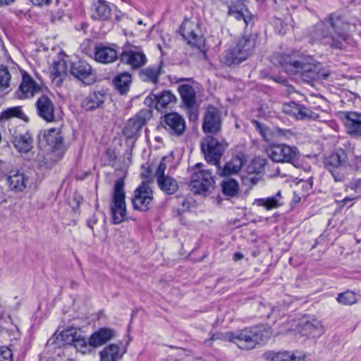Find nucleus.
<instances>
[{"instance_id":"680f3d73","label":"nucleus","mask_w":361,"mask_h":361,"mask_svg":"<svg viewBox=\"0 0 361 361\" xmlns=\"http://www.w3.org/2000/svg\"><path fill=\"white\" fill-rule=\"evenodd\" d=\"M137 24H139V25H143V21H142V20H139L137 21Z\"/></svg>"},{"instance_id":"c03bdc74","label":"nucleus","mask_w":361,"mask_h":361,"mask_svg":"<svg viewBox=\"0 0 361 361\" xmlns=\"http://www.w3.org/2000/svg\"><path fill=\"white\" fill-rule=\"evenodd\" d=\"M54 74L56 77L62 78L63 75L67 74V64L64 60H59L57 62L54 63Z\"/></svg>"},{"instance_id":"4be33fe9","label":"nucleus","mask_w":361,"mask_h":361,"mask_svg":"<svg viewBox=\"0 0 361 361\" xmlns=\"http://www.w3.org/2000/svg\"><path fill=\"white\" fill-rule=\"evenodd\" d=\"M284 111L288 114L293 115L298 119H309L313 121L319 119V115L318 114L295 102H292L290 104L286 106Z\"/></svg>"},{"instance_id":"1a4fd4ad","label":"nucleus","mask_w":361,"mask_h":361,"mask_svg":"<svg viewBox=\"0 0 361 361\" xmlns=\"http://www.w3.org/2000/svg\"><path fill=\"white\" fill-rule=\"evenodd\" d=\"M348 159V154L342 149H338L325 159V168L331 173L336 182H343L345 179L343 173L340 172Z\"/></svg>"},{"instance_id":"f03ea898","label":"nucleus","mask_w":361,"mask_h":361,"mask_svg":"<svg viewBox=\"0 0 361 361\" xmlns=\"http://www.w3.org/2000/svg\"><path fill=\"white\" fill-rule=\"evenodd\" d=\"M270 335L269 329L264 326H252L235 332H227L224 338L242 350H251L257 345L266 343Z\"/></svg>"},{"instance_id":"2eb2a0df","label":"nucleus","mask_w":361,"mask_h":361,"mask_svg":"<svg viewBox=\"0 0 361 361\" xmlns=\"http://www.w3.org/2000/svg\"><path fill=\"white\" fill-rule=\"evenodd\" d=\"M37 113L38 116L47 122H52L55 118V106L48 96L42 94L37 100Z\"/></svg>"},{"instance_id":"ddd939ff","label":"nucleus","mask_w":361,"mask_h":361,"mask_svg":"<svg viewBox=\"0 0 361 361\" xmlns=\"http://www.w3.org/2000/svg\"><path fill=\"white\" fill-rule=\"evenodd\" d=\"M221 123L219 111L214 106H208L202 122V130L204 133L217 134L221 129Z\"/></svg>"},{"instance_id":"3c124183","label":"nucleus","mask_w":361,"mask_h":361,"mask_svg":"<svg viewBox=\"0 0 361 361\" xmlns=\"http://www.w3.org/2000/svg\"><path fill=\"white\" fill-rule=\"evenodd\" d=\"M275 135L276 140L288 139L290 136L293 135V133L290 130L281 129L279 128H275Z\"/></svg>"},{"instance_id":"6e6552de","label":"nucleus","mask_w":361,"mask_h":361,"mask_svg":"<svg viewBox=\"0 0 361 361\" xmlns=\"http://www.w3.org/2000/svg\"><path fill=\"white\" fill-rule=\"evenodd\" d=\"M54 343L59 347L61 345H73L78 350H82L87 345L85 339L74 328L67 329L61 331L56 337L54 335L47 341L48 345H51Z\"/></svg>"},{"instance_id":"9d476101","label":"nucleus","mask_w":361,"mask_h":361,"mask_svg":"<svg viewBox=\"0 0 361 361\" xmlns=\"http://www.w3.org/2000/svg\"><path fill=\"white\" fill-rule=\"evenodd\" d=\"M269 158L275 162H286L294 164L298 150L295 147L285 144H274L267 150Z\"/></svg>"},{"instance_id":"f8f14e48","label":"nucleus","mask_w":361,"mask_h":361,"mask_svg":"<svg viewBox=\"0 0 361 361\" xmlns=\"http://www.w3.org/2000/svg\"><path fill=\"white\" fill-rule=\"evenodd\" d=\"M71 74L85 85H91L96 80V73L85 61L79 60L71 65Z\"/></svg>"},{"instance_id":"ea45409f","label":"nucleus","mask_w":361,"mask_h":361,"mask_svg":"<svg viewBox=\"0 0 361 361\" xmlns=\"http://www.w3.org/2000/svg\"><path fill=\"white\" fill-rule=\"evenodd\" d=\"M271 361H305V357L295 356L291 352L283 351L274 353L271 357Z\"/></svg>"},{"instance_id":"864d4df0","label":"nucleus","mask_w":361,"mask_h":361,"mask_svg":"<svg viewBox=\"0 0 361 361\" xmlns=\"http://www.w3.org/2000/svg\"><path fill=\"white\" fill-rule=\"evenodd\" d=\"M97 223V219L95 217V216H92L87 221V226L89 228H90L92 231L94 230V225Z\"/></svg>"},{"instance_id":"49530a36","label":"nucleus","mask_w":361,"mask_h":361,"mask_svg":"<svg viewBox=\"0 0 361 361\" xmlns=\"http://www.w3.org/2000/svg\"><path fill=\"white\" fill-rule=\"evenodd\" d=\"M345 192L348 190H353L357 193H361V178H353L350 182L345 185Z\"/></svg>"},{"instance_id":"bf43d9fd","label":"nucleus","mask_w":361,"mask_h":361,"mask_svg":"<svg viewBox=\"0 0 361 361\" xmlns=\"http://www.w3.org/2000/svg\"><path fill=\"white\" fill-rule=\"evenodd\" d=\"M214 339H215V335H213V336H212L209 339L206 340V341H204V343H205L206 344H207L208 345H212L211 341H214Z\"/></svg>"},{"instance_id":"c9c22d12","label":"nucleus","mask_w":361,"mask_h":361,"mask_svg":"<svg viewBox=\"0 0 361 361\" xmlns=\"http://www.w3.org/2000/svg\"><path fill=\"white\" fill-rule=\"evenodd\" d=\"M157 183L159 188L167 194H173L178 188L177 181L169 176L157 180Z\"/></svg>"},{"instance_id":"4468645a","label":"nucleus","mask_w":361,"mask_h":361,"mask_svg":"<svg viewBox=\"0 0 361 361\" xmlns=\"http://www.w3.org/2000/svg\"><path fill=\"white\" fill-rule=\"evenodd\" d=\"M176 97L170 91L165 90L160 94L151 93L145 99V104L161 111L171 103L175 102Z\"/></svg>"},{"instance_id":"7c9ffc66","label":"nucleus","mask_w":361,"mask_h":361,"mask_svg":"<svg viewBox=\"0 0 361 361\" xmlns=\"http://www.w3.org/2000/svg\"><path fill=\"white\" fill-rule=\"evenodd\" d=\"M178 92L186 107L191 108L195 105L196 102V92L191 85L188 84L181 85L178 87Z\"/></svg>"},{"instance_id":"a211bd4d","label":"nucleus","mask_w":361,"mask_h":361,"mask_svg":"<svg viewBox=\"0 0 361 361\" xmlns=\"http://www.w3.org/2000/svg\"><path fill=\"white\" fill-rule=\"evenodd\" d=\"M42 91V87L37 83L27 73H23L22 82L19 87V97L27 99L32 97Z\"/></svg>"},{"instance_id":"13d9d810","label":"nucleus","mask_w":361,"mask_h":361,"mask_svg":"<svg viewBox=\"0 0 361 361\" xmlns=\"http://www.w3.org/2000/svg\"><path fill=\"white\" fill-rule=\"evenodd\" d=\"M15 0H0V6L4 5H8L13 3Z\"/></svg>"},{"instance_id":"79ce46f5","label":"nucleus","mask_w":361,"mask_h":361,"mask_svg":"<svg viewBox=\"0 0 361 361\" xmlns=\"http://www.w3.org/2000/svg\"><path fill=\"white\" fill-rule=\"evenodd\" d=\"M11 75L6 66H0V91L7 90L10 87Z\"/></svg>"},{"instance_id":"aec40b11","label":"nucleus","mask_w":361,"mask_h":361,"mask_svg":"<svg viewBox=\"0 0 361 361\" xmlns=\"http://www.w3.org/2000/svg\"><path fill=\"white\" fill-rule=\"evenodd\" d=\"M94 60L101 63H111L118 58V53L114 47L102 44H97L94 47Z\"/></svg>"},{"instance_id":"cd10ccee","label":"nucleus","mask_w":361,"mask_h":361,"mask_svg":"<svg viewBox=\"0 0 361 361\" xmlns=\"http://www.w3.org/2000/svg\"><path fill=\"white\" fill-rule=\"evenodd\" d=\"M13 143L20 153H27L33 147V139L30 133L19 135L14 137Z\"/></svg>"},{"instance_id":"dca6fc26","label":"nucleus","mask_w":361,"mask_h":361,"mask_svg":"<svg viewBox=\"0 0 361 361\" xmlns=\"http://www.w3.org/2000/svg\"><path fill=\"white\" fill-rule=\"evenodd\" d=\"M120 59L123 63L130 66L133 69L143 66L147 61L144 52L137 48L123 51Z\"/></svg>"},{"instance_id":"0eeeda50","label":"nucleus","mask_w":361,"mask_h":361,"mask_svg":"<svg viewBox=\"0 0 361 361\" xmlns=\"http://www.w3.org/2000/svg\"><path fill=\"white\" fill-rule=\"evenodd\" d=\"M228 144L223 139L218 140L216 138L207 135L201 141V149L206 161L214 165H219L220 159L227 147Z\"/></svg>"},{"instance_id":"20e7f679","label":"nucleus","mask_w":361,"mask_h":361,"mask_svg":"<svg viewBox=\"0 0 361 361\" xmlns=\"http://www.w3.org/2000/svg\"><path fill=\"white\" fill-rule=\"evenodd\" d=\"M255 47V40L252 37H243L236 46L226 51L223 54V62L228 66L239 64L246 60Z\"/></svg>"},{"instance_id":"7ed1b4c3","label":"nucleus","mask_w":361,"mask_h":361,"mask_svg":"<svg viewBox=\"0 0 361 361\" xmlns=\"http://www.w3.org/2000/svg\"><path fill=\"white\" fill-rule=\"evenodd\" d=\"M280 64L288 73L300 74L310 80H317L319 78V64L316 63L310 56L282 55L280 58Z\"/></svg>"},{"instance_id":"c756f323","label":"nucleus","mask_w":361,"mask_h":361,"mask_svg":"<svg viewBox=\"0 0 361 361\" xmlns=\"http://www.w3.org/2000/svg\"><path fill=\"white\" fill-rule=\"evenodd\" d=\"M39 142L44 141L51 148H55L62 142L59 129L50 128L47 132L40 133L38 135Z\"/></svg>"},{"instance_id":"a18cd8bd","label":"nucleus","mask_w":361,"mask_h":361,"mask_svg":"<svg viewBox=\"0 0 361 361\" xmlns=\"http://www.w3.org/2000/svg\"><path fill=\"white\" fill-rule=\"evenodd\" d=\"M228 15L234 17L238 20H243L245 24H247V20L243 12V8L238 10L235 6L231 5L228 8Z\"/></svg>"},{"instance_id":"09e8293b","label":"nucleus","mask_w":361,"mask_h":361,"mask_svg":"<svg viewBox=\"0 0 361 361\" xmlns=\"http://www.w3.org/2000/svg\"><path fill=\"white\" fill-rule=\"evenodd\" d=\"M11 350L6 346L0 347V361H12Z\"/></svg>"},{"instance_id":"c85d7f7f","label":"nucleus","mask_w":361,"mask_h":361,"mask_svg":"<svg viewBox=\"0 0 361 361\" xmlns=\"http://www.w3.org/2000/svg\"><path fill=\"white\" fill-rule=\"evenodd\" d=\"M113 331L109 329H101L94 332L89 338V344L92 347H98L105 344L113 337Z\"/></svg>"},{"instance_id":"8fccbe9b","label":"nucleus","mask_w":361,"mask_h":361,"mask_svg":"<svg viewBox=\"0 0 361 361\" xmlns=\"http://www.w3.org/2000/svg\"><path fill=\"white\" fill-rule=\"evenodd\" d=\"M349 166L355 169L356 171H361V154H354L350 159Z\"/></svg>"},{"instance_id":"f3484780","label":"nucleus","mask_w":361,"mask_h":361,"mask_svg":"<svg viewBox=\"0 0 361 361\" xmlns=\"http://www.w3.org/2000/svg\"><path fill=\"white\" fill-rule=\"evenodd\" d=\"M164 123L165 129L171 135H181L185 130V122L177 113L166 114Z\"/></svg>"},{"instance_id":"603ef678","label":"nucleus","mask_w":361,"mask_h":361,"mask_svg":"<svg viewBox=\"0 0 361 361\" xmlns=\"http://www.w3.org/2000/svg\"><path fill=\"white\" fill-rule=\"evenodd\" d=\"M195 201L192 197H185L182 200L181 204L183 206V211L190 209L194 204Z\"/></svg>"},{"instance_id":"5fc2aeb1","label":"nucleus","mask_w":361,"mask_h":361,"mask_svg":"<svg viewBox=\"0 0 361 361\" xmlns=\"http://www.w3.org/2000/svg\"><path fill=\"white\" fill-rule=\"evenodd\" d=\"M32 3L37 6H43L49 4L51 0H30Z\"/></svg>"},{"instance_id":"6e6d98bb","label":"nucleus","mask_w":361,"mask_h":361,"mask_svg":"<svg viewBox=\"0 0 361 361\" xmlns=\"http://www.w3.org/2000/svg\"><path fill=\"white\" fill-rule=\"evenodd\" d=\"M243 180L245 183H247V182H250L251 185H255L258 180V178L254 177L252 175H250V177L247 176L246 178H243Z\"/></svg>"},{"instance_id":"bb28decb","label":"nucleus","mask_w":361,"mask_h":361,"mask_svg":"<svg viewBox=\"0 0 361 361\" xmlns=\"http://www.w3.org/2000/svg\"><path fill=\"white\" fill-rule=\"evenodd\" d=\"M105 98V94L99 92H91L82 101V106L86 111L94 110L104 103Z\"/></svg>"},{"instance_id":"052dcab7","label":"nucleus","mask_w":361,"mask_h":361,"mask_svg":"<svg viewBox=\"0 0 361 361\" xmlns=\"http://www.w3.org/2000/svg\"><path fill=\"white\" fill-rule=\"evenodd\" d=\"M234 257H235V259H240V258H242L243 256L240 253H235Z\"/></svg>"},{"instance_id":"9b49d317","label":"nucleus","mask_w":361,"mask_h":361,"mask_svg":"<svg viewBox=\"0 0 361 361\" xmlns=\"http://www.w3.org/2000/svg\"><path fill=\"white\" fill-rule=\"evenodd\" d=\"M153 202V191L149 185L142 182L134 191L132 204L135 209L147 212Z\"/></svg>"},{"instance_id":"393cba45","label":"nucleus","mask_w":361,"mask_h":361,"mask_svg":"<svg viewBox=\"0 0 361 361\" xmlns=\"http://www.w3.org/2000/svg\"><path fill=\"white\" fill-rule=\"evenodd\" d=\"M111 14L108 3L104 0H97L93 4L92 18L98 20H106Z\"/></svg>"},{"instance_id":"f704fd0d","label":"nucleus","mask_w":361,"mask_h":361,"mask_svg":"<svg viewBox=\"0 0 361 361\" xmlns=\"http://www.w3.org/2000/svg\"><path fill=\"white\" fill-rule=\"evenodd\" d=\"M101 361H118L122 356L118 345L111 344L99 353Z\"/></svg>"},{"instance_id":"4c0bfd02","label":"nucleus","mask_w":361,"mask_h":361,"mask_svg":"<svg viewBox=\"0 0 361 361\" xmlns=\"http://www.w3.org/2000/svg\"><path fill=\"white\" fill-rule=\"evenodd\" d=\"M253 124L265 142L271 143L276 140L275 128L271 129L257 121H254Z\"/></svg>"},{"instance_id":"6ab92c4d","label":"nucleus","mask_w":361,"mask_h":361,"mask_svg":"<svg viewBox=\"0 0 361 361\" xmlns=\"http://www.w3.org/2000/svg\"><path fill=\"white\" fill-rule=\"evenodd\" d=\"M6 181L8 188L14 192H23L29 183L27 177L17 169L9 171Z\"/></svg>"},{"instance_id":"4d7b16f0","label":"nucleus","mask_w":361,"mask_h":361,"mask_svg":"<svg viewBox=\"0 0 361 361\" xmlns=\"http://www.w3.org/2000/svg\"><path fill=\"white\" fill-rule=\"evenodd\" d=\"M357 198H358L357 197H345V198L341 201V202H342V203H343V204H345V203H347L348 202H351V201L355 200H357Z\"/></svg>"},{"instance_id":"72a5a7b5","label":"nucleus","mask_w":361,"mask_h":361,"mask_svg":"<svg viewBox=\"0 0 361 361\" xmlns=\"http://www.w3.org/2000/svg\"><path fill=\"white\" fill-rule=\"evenodd\" d=\"M191 27V22L188 20L183 22L180 27L182 35L185 39L188 41V44L195 47H199L201 39L193 30H190Z\"/></svg>"},{"instance_id":"37998d69","label":"nucleus","mask_w":361,"mask_h":361,"mask_svg":"<svg viewBox=\"0 0 361 361\" xmlns=\"http://www.w3.org/2000/svg\"><path fill=\"white\" fill-rule=\"evenodd\" d=\"M337 300L344 305H352L357 302L355 294L352 291H346L338 295Z\"/></svg>"},{"instance_id":"2f4dec72","label":"nucleus","mask_w":361,"mask_h":361,"mask_svg":"<svg viewBox=\"0 0 361 361\" xmlns=\"http://www.w3.org/2000/svg\"><path fill=\"white\" fill-rule=\"evenodd\" d=\"M131 83L132 76L128 72L121 73L114 79V86L121 94H124L129 91Z\"/></svg>"},{"instance_id":"b1692460","label":"nucleus","mask_w":361,"mask_h":361,"mask_svg":"<svg viewBox=\"0 0 361 361\" xmlns=\"http://www.w3.org/2000/svg\"><path fill=\"white\" fill-rule=\"evenodd\" d=\"M244 164L245 159L239 156H237L227 162L224 165V168L221 169L219 165L217 166L219 171V174L221 176H229L238 173Z\"/></svg>"},{"instance_id":"58836bf2","label":"nucleus","mask_w":361,"mask_h":361,"mask_svg":"<svg viewBox=\"0 0 361 361\" xmlns=\"http://www.w3.org/2000/svg\"><path fill=\"white\" fill-rule=\"evenodd\" d=\"M13 118H18L26 121L27 117L23 113L21 106H13L8 108L1 113L0 118L1 120H9Z\"/></svg>"},{"instance_id":"e2e57ef3","label":"nucleus","mask_w":361,"mask_h":361,"mask_svg":"<svg viewBox=\"0 0 361 361\" xmlns=\"http://www.w3.org/2000/svg\"><path fill=\"white\" fill-rule=\"evenodd\" d=\"M240 0H236V2H239Z\"/></svg>"},{"instance_id":"423d86ee","label":"nucleus","mask_w":361,"mask_h":361,"mask_svg":"<svg viewBox=\"0 0 361 361\" xmlns=\"http://www.w3.org/2000/svg\"><path fill=\"white\" fill-rule=\"evenodd\" d=\"M124 181L118 179L114 185L111 212L114 224H118L127 218Z\"/></svg>"},{"instance_id":"39448f33","label":"nucleus","mask_w":361,"mask_h":361,"mask_svg":"<svg viewBox=\"0 0 361 361\" xmlns=\"http://www.w3.org/2000/svg\"><path fill=\"white\" fill-rule=\"evenodd\" d=\"M202 163L195 165L197 171L191 175L189 186L195 194L207 195L214 188L215 180L212 172L202 169Z\"/></svg>"},{"instance_id":"a19ab883","label":"nucleus","mask_w":361,"mask_h":361,"mask_svg":"<svg viewBox=\"0 0 361 361\" xmlns=\"http://www.w3.org/2000/svg\"><path fill=\"white\" fill-rule=\"evenodd\" d=\"M222 190L224 195L229 197H234L239 191L238 183L234 179L224 180L222 183Z\"/></svg>"},{"instance_id":"e433bc0d","label":"nucleus","mask_w":361,"mask_h":361,"mask_svg":"<svg viewBox=\"0 0 361 361\" xmlns=\"http://www.w3.org/2000/svg\"><path fill=\"white\" fill-rule=\"evenodd\" d=\"M142 126L143 123L140 118H130L123 129V133L127 137L132 138L140 131Z\"/></svg>"},{"instance_id":"f257e3e1","label":"nucleus","mask_w":361,"mask_h":361,"mask_svg":"<svg viewBox=\"0 0 361 361\" xmlns=\"http://www.w3.org/2000/svg\"><path fill=\"white\" fill-rule=\"evenodd\" d=\"M348 24L342 17L330 14L316 24L311 32L315 40H321L331 48L342 49L343 42L347 39Z\"/></svg>"},{"instance_id":"5701e85b","label":"nucleus","mask_w":361,"mask_h":361,"mask_svg":"<svg viewBox=\"0 0 361 361\" xmlns=\"http://www.w3.org/2000/svg\"><path fill=\"white\" fill-rule=\"evenodd\" d=\"M299 332L303 336H312L313 338L321 336L323 332V326L320 321L312 319L302 324L299 329Z\"/></svg>"},{"instance_id":"de8ad7c7","label":"nucleus","mask_w":361,"mask_h":361,"mask_svg":"<svg viewBox=\"0 0 361 361\" xmlns=\"http://www.w3.org/2000/svg\"><path fill=\"white\" fill-rule=\"evenodd\" d=\"M166 157H163L157 169V171L155 173V176L157 178V180H159L163 177L166 176L165 175V171L167 167V165L166 164Z\"/></svg>"},{"instance_id":"473e14b6","label":"nucleus","mask_w":361,"mask_h":361,"mask_svg":"<svg viewBox=\"0 0 361 361\" xmlns=\"http://www.w3.org/2000/svg\"><path fill=\"white\" fill-rule=\"evenodd\" d=\"M282 196L280 190L277 192L275 196L260 198L255 200L258 206L264 207L267 210L279 208L283 204Z\"/></svg>"},{"instance_id":"412c9836","label":"nucleus","mask_w":361,"mask_h":361,"mask_svg":"<svg viewBox=\"0 0 361 361\" xmlns=\"http://www.w3.org/2000/svg\"><path fill=\"white\" fill-rule=\"evenodd\" d=\"M343 121L347 132L350 135H361V114L347 111L343 114Z\"/></svg>"},{"instance_id":"a878e982","label":"nucleus","mask_w":361,"mask_h":361,"mask_svg":"<svg viewBox=\"0 0 361 361\" xmlns=\"http://www.w3.org/2000/svg\"><path fill=\"white\" fill-rule=\"evenodd\" d=\"M162 63H159L143 69L140 73V78L145 82L157 83L162 73Z\"/></svg>"}]
</instances>
